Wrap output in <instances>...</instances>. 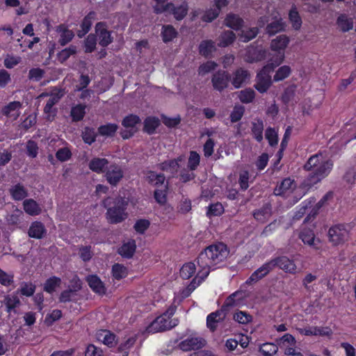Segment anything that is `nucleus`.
Wrapping results in <instances>:
<instances>
[{
    "instance_id": "nucleus-1",
    "label": "nucleus",
    "mask_w": 356,
    "mask_h": 356,
    "mask_svg": "<svg viewBox=\"0 0 356 356\" xmlns=\"http://www.w3.org/2000/svg\"><path fill=\"white\" fill-rule=\"evenodd\" d=\"M229 254L227 245L222 243L209 245L198 257L197 263L201 268L198 273L206 278L211 269L224 263Z\"/></svg>"
},
{
    "instance_id": "nucleus-2",
    "label": "nucleus",
    "mask_w": 356,
    "mask_h": 356,
    "mask_svg": "<svg viewBox=\"0 0 356 356\" xmlns=\"http://www.w3.org/2000/svg\"><path fill=\"white\" fill-rule=\"evenodd\" d=\"M332 167V161L322 153L311 156L303 166L305 170L311 172L305 179L304 185L308 188L314 186L328 176Z\"/></svg>"
},
{
    "instance_id": "nucleus-3",
    "label": "nucleus",
    "mask_w": 356,
    "mask_h": 356,
    "mask_svg": "<svg viewBox=\"0 0 356 356\" xmlns=\"http://www.w3.org/2000/svg\"><path fill=\"white\" fill-rule=\"evenodd\" d=\"M104 206L107 209L106 218L111 223H119L124 220L128 214L125 211L127 201L122 197H107L104 200Z\"/></svg>"
},
{
    "instance_id": "nucleus-4",
    "label": "nucleus",
    "mask_w": 356,
    "mask_h": 356,
    "mask_svg": "<svg viewBox=\"0 0 356 356\" xmlns=\"http://www.w3.org/2000/svg\"><path fill=\"white\" fill-rule=\"evenodd\" d=\"M176 305L170 306L165 312L156 317L145 328L147 334H154L170 330L178 324V320L172 318L176 311Z\"/></svg>"
},
{
    "instance_id": "nucleus-5",
    "label": "nucleus",
    "mask_w": 356,
    "mask_h": 356,
    "mask_svg": "<svg viewBox=\"0 0 356 356\" xmlns=\"http://www.w3.org/2000/svg\"><path fill=\"white\" fill-rule=\"evenodd\" d=\"M352 226L348 223H338L330 227L327 232L329 241L337 246L347 242L350 238Z\"/></svg>"
},
{
    "instance_id": "nucleus-6",
    "label": "nucleus",
    "mask_w": 356,
    "mask_h": 356,
    "mask_svg": "<svg viewBox=\"0 0 356 356\" xmlns=\"http://www.w3.org/2000/svg\"><path fill=\"white\" fill-rule=\"evenodd\" d=\"M273 69L270 65H264L257 74L255 89L260 93H265L271 86L273 81L271 74Z\"/></svg>"
},
{
    "instance_id": "nucleus-7",
    "label": "nucleus",
    "mask_w": 356,
    "mask_h": 356,
    "mask_svg": "<svg viewBox=\"0 0 356 356\" xmlns=\"http://www.w3.org/2000/svg\"><path fill=\"white\" fill-rule=\"evenodd\" d=\"M278 348L288 356H302V353L296 350V341L295 337L289 333L284 334L276 340Z\"/></svg>"
},
{
    "instance_id": "nucleus-8",
    "label": "nucleus",
    "mask_w": 356,
    "mask_h": 356,
    "mask_svg": "<svg viewBox=\"0 0 356 356\" xmlns=\"http://www.w3.org/2000/svg\"><path fill=\"white\" fill-rule=\"evenodd\" d=\"M204 279L205 277H202L201 275L197 273L196 276L193 279L187 287L175 293L173 305H179L183 299L188 297Z\"/></svg>"
},
{
    "instance_id": "nucleus-9",
    "label": "nucleus",
    "mask_w": 356,
    "mask_h": 356,
    "mask_svg": "<svg viewBox=\"0 0 356 356\" xmlns=\"http://www.w3.org/2000/svg\"><path fill=\"white\" fill-rule=\"evenodd\" d=\"M140 124V120L137 115H130L124 118L122 121L124 130L121 132L122 137L124 139L132 136L138 130Z\"/></svg>"
},
{
    "instance_id": "nucleus-10",
    "label": "nucleus",
    "mask_w": 356,
    "mask_h": 356,
    "mask_svg": "<svg viewBox=\"0 0 356 356\" xmlns=\"http://www.w3.org/2000/svg\"><path fill=\"white\" fill-rule=\"evenodd\" d=\"M268 262L272 270L275 267H278L286 273L294 274L296 271V265L294 261L286 256L277 257Z\"/></svg>"
},
{
    "instance_id": "nucleus-11",
    "label": "nucleus",
    "mask_w": 356,
    "mask_h": 356,
    "mask_svg": "<svg viewBox=\"0 0 356 356\" xmlns=\"http://www.w3.org/2000/svg\"><path fill=\"white\" fill-rule=\"evenodd\" d=\"M124 177L122 168L118 165H111L106 173L105 177L108 183L111 186H117Z\"/></svg>"
},
{
    "instance_id": "nucleus-12",
    "label": "nucleus",
    "mask_w": 356,
    "mask_h": 356,
    "mask_svg": "<svg viewBox=\"0 0 356 356\" xmlns=\"http://www.w3.org/2000/svg\"><path fill=\"white\" fill-rule=\"evenodd\" d=\"M63 95V94L61 90H56L49 98L44 108V113L47 115L46 118L48 120L51 121L54 119L56 115V110L53 106L58 102Z\"/></svg>"
},
{
    "instance_id": "nucleus-13",
    "label": "nucleus",
    "mask_w": 356,
    "mask_h": 356,
    "mask_svg": "<svg viewBox=\"0 0 356 356\" xmlns=\"http://www.w3.org/2000/svg\"><path fill=\"white\" fill-rule=\"evenodd\" d=\"M245 305V291L240 290L229 296L225 302L223 308L241 307Z\"/></svg>"
},
{
    "instance_id": "nucleus-14",
    "label": "nucleus",
    "mask_w": 356,
    "mask_h": 356,
    "mask_svg": "<svg viewBox=\"0 0 356 356\" xmlns=\"http://www.w3.org/2000/svg\"><path fill=\"white\" fill-rule=\"evenodd\" d=\"M22 105L19 102H12L2 108V113L12 120H16L21 114Z\"/></svg>"
},
{
    "instance_id": "nucleus-15",
    "label": "nucleus",
    "mask_w": 356,
    "mask_h": 356,
    "mask_svg": "<svg viewBox=\"0 0 356 356\" xmlns=\"http://www.w3.org/2000/svg\"><path fill=\"white\" fill-rule=\"evenodd\" d=\"M296 187V184L295 181L287 177L284 179L275 188L274 193L276 195L285 196L291 193Z\"/></svg>"
},
{
    "instance_id": "nucleus-16",
    "label": "nucleus",
    "mask_w": 356,
    "mask_h": 356,
    "mask_svg": "<svg viewBox=\"0 0 356 356\" xmlns=\"http://www.w3.org/2000/svg\"><path fill=\"white\" fill-rule=\"evenodd\" d=\"M225 309L222 308L221 310L216 311L210 314L207 318V325L208 328L213 331L217 327L218 323H221L226 316Z\"/></svg>"
},
{
    "instance_id": "nucleus-17",
    "label": "nucleus",
    "mask_w": 356,
    "mask_h": 356,
    "mask_svg": "<svg viewBox=\"0 0 356 356\" xmlns=\"http://www.w3.org/2000/svg\"><path fill=\"white\" fill-rule=\"evenodd\" d=\"M204 345V341L199 337H191L182 341L179 343V347L184 351L196 350L202 348Z\"/></svg>"
},
{
    "instance_id": "nucleus-18",
    "label": "nucleus",
    "mask_w": 356,
    "mask_h": 356,
    "mask_svg": "<svg viewBox=\"0 0 356 356\" xmlns=\"http://www.w3.org/2000/svg\"><path fill=\"white\" fill-rule=\"evenodd\" d=\"M271 270L268 262H266L250 275L248 280H246V284H251L258 282L267 275Z\"/></svg>"
},
{
    "instance_id": "nucleus-19",
    "label": "nucleus",
    "mask_w": 356,
    "mask_h": 356,
    "mask_svg": "<svg viewBox=\"0 0 356 356\" xmlns=\"http://www.w3.org/2000/svg\"><path fill=\"white\" fill-rule=\"evenodd\" d=\"M300 238L305 244H307L314 248L318 250L320 248L318 243H320L318 239H316L314 231L311 229H303L299 235Z\"/></svg>"
},
{
    "instance_id": "nucleus-20",
    "label": "nucleus",
    "mask_w": 356,
    "mask_h": 356,
    "mask_svg": "<svg viewBox=\"0 0 356 356\" xmlns=\"http://www.w3.org/2000/svg\"><path fill=\"white\" fill-rule=\"evenodd\" d=\"M95 31L97 34L99 35L100 45L106 47L112 42L111 34L106 30V26L104 23H97L95 26Z\"/></svg>"
},
{
    "instance_id": "nucleus-21",
    "label": "nucleus",
    "mask_w": 356,
    "mask_h": 356,
    "mask_svg": "<svg viewBox=\"0 0 356 356\" xmlns=\"http://www.w3.org/2000/svg\"><path fill=\"white\" fill-rule=\"evenodd\" d=\"M266 51L263 49L246 47V62L253 63L261 61L266 58Z\"/></svg>"
},
{
    "instance_id": "nucleus-22",
    "label": "nucleus",
    "mask_w": 356,
    "mask_h": 356,
    "mask_svg": "<svg viewBox=\"0 0 356 356\" xmlns=\"http://www.w3.org/2000/svg\"><path fill=\"white\" fill-rule=\"evenodd\" d=\"M95 336L97 341L103 343L104 345L108 347H112L116 343L115 334L108 330H99L97 332Z\"/></svg>"
},
{
    "instance_id": "nucleus-23",
    "label": "nucleus",
    "mask_w": 356,
    "mask_h": 356,
    "mask_svg": "<svg viewBox=\"0 0 356 356\" xmlns=\"http://www.w3.org/2000/svg\"><path fill=\"white\" fill-rule=\"evenodd\" d=\"M289 43V38L286 35H280L273 39L270 43V48L277 52H284Z\"/></svg>"
},
{
    "instance_id": "nucleus-24",
    "label": "nucleus",
    "mask_w": 356,
    "mask_h": 356,
    "mask_svg": "<svg viewBox=\"0 0 356 356\" xmlns=\"http://www.w3.org/2000/svg\"><path fill=\"white\" fill-rule=\"evenodd\" d=\"M86 280L94 292L100 295L105 293V286L99 277L95 275H91L87 277Z\"/></svg>"
},
{
    "instance_id": "nucleus-25",
    "label": "nucleus",
    "mask_w": 356,
    "mask_h": 356,
    "mask_svg": "<svg viewBox=\"0 0 356 356\" xmlns=\"http://www.w3.org/2000/svg\"><path fill=\"white\" fill-rule=\"evenodd\" d=\"M213 86L219 91L227 88L228 85V76L225 72H218L212 78Z\"/></svg>"
},
{
    "instance_id": "nucleus-26",
    "label": "nucleus",
    "mask_w": 356,
    "mask_h": 356,
    "mask_svg": "<svg viewBox=\"0 0 356 356\" xmlns=\"http://www.w3.org/2000/svg\"><path fill=\"white\" fill-rule=\"evenodd\" d=\"M289 19L291 23L292 27L294 30H300L302 24V21L295 4L292 5L289 12Z\"/></svg>"
},
{
    "instance_id": "nucleus-27",
    "label": "nucleus",
    "mask_w": 356,
    "mask_h": 356,
    "mask_svg": "<svg viewBox=\"0 0 356 356\" xmlns=\"http://www.w3.org/2000/svg\"><path fill=\"white\" fill-rule=\"evenodd\" d=\"M46 234L44 225L40 222H33L29 229V236L31 238H42Z\"/></svg>"
},
{
    "instance_id": "nucleus-28",
    "label": "nucleus",
    "mask_w": 356,
    "mask_h": 356,
    "mask_svg": "<svg viewBox=\"0 0 356 356\" xmlns=\"http://www.w3.org/2000/svg\"><path fill=\"white\" fill-rule=\"evenodd\" d=\"M108 162L106 159L103 158H94L88 164L89 168L97 173H102L104 169L108 166Z\"/></svg>"
},
{
    "instance_id": "nucleus-29",
    "label": "nucleus",
    "mask_w": 356,
    "mask_h": 356,
    "mask_svg": "<svg viewBox=\"0 0 356 356\" xmlns=\"http://www.w3.org/2000/svg\"><path fill=\"white\" fill-rule=\"evenodd\" d=\"M24 211L30 216L39 215L42 209L38 204L32 199L26 200L23 202Z\"/></svg>"
},
{
    "instance_id": "nucleus-30",
    "label": "nucleus",
    "mask_w": 356,
    "mask_h": 356,
    "mask_svg": "<svg viewBox=\"0 0 356 356\" xmlns=\"http://www.w3.org/2000/svg\"><path fill=\"white\" fill-rule=\"evenodd\" d=\"M337 24L340 30L345 33L348 32L353 28V21L351 18H348L345 14H341L337 19Z\"/></svg>"
},
{
    "instance_id": "nucleus-31",
    "label": "nucleus",
    "mask_w": 356,
    "mask_h": 356,
    "mask_svg": "<svg viewBox=\"0 0 356 356\" xmlns=\"http://www.w3.org/2000/svg\"><path fill=\"white\" fill-rule=\"evenodd\" d=\"M271 215V207L269 204L263 206L253 213L254 218L259 222H265Z\"/></svg>"
},
{
    "instance_id": "nucleus-32",
    "label": "nucleus",
    "mask_w": 356,
    "mask_h": 356,
    "mask_svg": "<svg viewBox=\"0 0 356 356\" xmlns=\"http://www.w3.org/2000/svg\"><path fill=\"white\" fill-rule=\"evenodd\" d=\"M285 24L282 22V19L270 22L266 26V31L269 35H274L276 33L284 30Z\"/></svg>"
},
{
    "instance_id": "nucleus-33",
    "label": "nucleus",
    "mask_w": 356,
    "mask_h": 356,
    "mask_svg": "<svg viewBox=\"0 0 356 356\" xmlns=\"http://www.w3.org/2000/svg\"><path fill=\"white\" fill-rule=\"evenodd\" d=\"M184 163V158L179 157L177 160H171L162 163L161 168L163 170L170 171L174 173L177 171L178 168L182 166Z\"/></svg>"
},
{
    "instance_id": "nucleus-34",
    "label": "nucleus",
    "mask_w": 356,
    "mask_h": 356,
    "mask_svg": "<svg viewBox=\"0 0 356 356\" xmlns=\"http://www.w3.org/2000/svg\"><path fill=\"white\" fill-rule=\"evenodd\" d=\"M95 13L94 12H90L83 20L81 28V30L79 31L78 35L81 38L85 34H86L92 25V22L95 20Z\"/></svg>"
},
{
    "instance_id": "nucleus-35",
    "label": "nucleus",
    "mask_w": 356,
    "mask_h": 356,
    "mask_svg": "<svg viewBox=\"0 0 356 356\" xmlns=\"http://www.w3.org/2000/svg\"><path fill=\"white\" fill-rule=\"evenodd\" d=\"M136 242L130 240L124 243L119 249V253L124 257H131L133 256L136 251Z\"/></svg>"
},
{
    "instance_id": "nucleus-36",
    "label": "nucleus",
    "mask_w": 356,
    "mask_h": 356,
    "mask_svg": "<svg viewBox=\"0 0 356 356\" xmlns=\"http://www.w3.org/2000/svg\"><path fill=\"white\" fill-rule=\"evenodd\" d=\"M278 347L277 343H264L259 346V351L262 356H273L277 353Z\"/></svg>"
},
{
    "instance_id": "nucleus-37",
    "label": "nucleus",
    "mask_w": 356,
    "mask_h": 356,
    "mask_svg": "<svg viewBox=\"0 0 356 356\" xmlns=\"http://www.w3.org/2000/svg\"><path fill=\"white\" fill-rule=\"evenodd\" d=\"M196 273V267L195 264L188 262L182 266L180 269V277L182 279L187 280L191 278Z\"/></svg>"
},
{
    "instance_id": "nucleus-38",
    "label": "nucleus",
    "mask_w": 356,
    "mask_h": 356,
    "mask_svg": "<svg viewBox=\"0 0 356 356\" xmlns=\"http://www.w3.org/2000/svg\"><path fill=\"white\" fill-rule=\"evenodd\" d=\"M291 74V69L289 65H283L280 67L273 76V81L278 82L283 81L290 76Z\"/></svg>"
},
{
    "instance_id": "nucleus-39",
    "label": "nucleus",
    "mask_w": 356,
    "mask_h": 356,
    "mask_svg": "<svg viewBox=\"0 0 356 356\" xmlns=\"http://www.w3.org/2000/svg\"><path fill=\"white\" fill-rule=\"evenodd\" d=\"M216 51V46L213 41L205 40L200 44V52L204 56H209Z\"/></svg>"
},
{
    "instance_id": "nucleus-40",
    "label": "nucleus",
    "mask_w": 356,
    "mask_h": 356,
    "mask_svg": "<svg viewBox=\"0 0 356 356\" xmlns=\"http://www.w3.org/2000/svg\"><path fill=\"white\" fill-rule=\"evenodd\" d=\"M57 31L60 35L59 42L61 45H65L69 42L74 36L72 31L65 29L64 26H60L58 27Z\"/></svg>"
},
{
    "instance_id": "nucleus-41",
    "label": "nucleus",
    "mask_w": 356,
    "mask_h": 356,
    "mask_svg": "<svg viewBox=\"0 0 356 356\" xmlns=\"http://www.w3.org/2000/svg\"><path fill=\"white\" fill-rule=\"evenodd\" d=\"M128 275L127 268L122 264H115L112 267V275L116 280L124 278Z\"/></svg>"
},
{
    "instance_id": "nucleus-42",
    "label": "nucleus",
    "mask_w": 356,
    "mask_h": 356,
    "mask_svg": "<svg viewBox=\"0 0 356 356\" xmlns=\"http://www.w3.org/2000/svg\"><path fill=\"white\" fill-rule=\"evenodd\" d=\"M13 198L15 200L24 199L27 195V192L24 187L20 184H16L10 190Z\"/></svg>"
},
{
    "instance_id": "nucleus-43",
    "label": "nucleus",
    "mask_w": 356,
    "mask_h": 356,
    "mask_svg": "<svg viewBox=\"0 0 356 356\" xmlns=\"http://www.w3.org/2000/svg\"><path fill=\"white\" fill-rule=\"evenodd\" d=\"M177 32L171 25L164 26L162 29L161 35L165 42H170L177 37Z\"/></svg>"
},
{
    "instance_id": "nucleus-44",
    "label": "nucleus",
    "mask_w": 356,
    "mask_h": 356,
    "mask_svg": "<svg viewBox=\"0 0 356 356\" xmlns=\"http://www.w3.org/2000/svg\"><path fill=\"white\" fill-rule=\"evenodd\" d=\"M243 24V20L236 15H228L225 19V24L233 29H238Z\"/></svg>"
},
{
    "instance_id": "nucleus-45",
    "label": "nucleus",
    "mask_w": 356,
    "mask_h": 356,
    "mask_svg": "<svg viewBox=\"0 0 356 356\" xmlns=\"http://www.w3.org/2000/svg\"><path fill=\"white\" fill-rule=\"evenodd\" d=\"M146 179L148 182L154 186H159L163 184L165 181V177L162 174H157L154 172L149 171L146 175Z\"/></svg>"
},
{
    "instance_id": "nucleus-46",
    "label": "nucleus",
    "mask_w": 356,
    "mask_h": 356,
    "mask_svg": "<svg viewBox=\"0 0 356 356\" xmlns=\"http://www.w3.org/2000/svg\"><path fill=\"white\" fill-rule=\"evenodd\" d=\"M188 11V6L186 3H183L177 8H175L172 5V8L166 13H172L177 20L182 19L186 15Z\"/></svg>"
},
{
    "instance_id": "nucleus-47",
    "label": "nucleus",
    "mask_w": 356,
    "mask_h": 356,
    "mask_svg": "<svg viewBox=\"0 0 356 356\" xmlns=\"http://www.w3.org/2000/svg\"><path fill=\"white\" fill-rule=\"evenodd\" d=\"M263 130L264 124L261 120H258L252 123V133L254 138L258 141L261 142L263 139Z\"/></svg>"
},
{
    "instance_id": "nucleus-48",
    "label": "nucleus",
    "mask_w": 356,
    "mask_h": 356,
    "mask_svg": "<svg viewBox=\"0 0 356 356\" xmlns=\"http://www.w3.org/2000/svg\"><path fill=\"white\" fill-rule=\"evenodd\" d=\"M244 81L245 71L243 68H240L233 73L232 83L235 88H240Z\"/></svg>"
},
{
    "instance_id": "nucleus-49",
    "label": "nucleus",
    "mask_w": 356,
    "mask_h": 356,
    "mask_svg": "<svg viewBox=\"0 0 356 356\" xmlns=\"http://www.w3.org/2000/svg\"><path fill=\"white\" fill-rule=\"evenodd\" d=\"M153 8L156 13L167 12L172 8V3H165L166 0H153Z\"/></svg>"
},
{
    "instance_id": "nucleus-50",
    "label": "nucleus",
    "mask_w": 356,
    "mask_h": 356,
    "mask_svg": "<svg viewBox=\"0 0 356 356\" xmlns=\"http://www.w3.org/2000/svg\"><path fill=\"white\" fill-rule=\"evenodd\" d=\"M160 121L157 118L149 117L145 120L144 129L149 134L153 133L159 127Z\"/></svg>"
},
{
    "instance_id": "nucleus-51",
    "label": "nucleus",
    "mask_w": 356,
    "mask_h": 356,
    "mask_svg": "<svg viewBox=\"0 0 356 356\" xmlns=\"http://www.w3.org/2000/svg\"><path fill=\"white\" fill-rule=\"evenodd\" d=\"M61 280L57 277H52L48 279L44 283V290L48 293H52L60 286Z\"/></svg>"
},
{
    "instance_id": "nucleus-52",
    "label": "nucleus",
    "mask_w": 356,
    "mask_h": 356,
    "mask_svg": "<svg viewBox=\"0 0 356 356\" xmlns=\"http://www.w3.org/2000/svg\"><path fill=\"white\" fill-rule=\"evenodd\" d=\"M35 290V286L31 282H23L20 285L19 289L17 291V293H19L22 296H25L27 297L31 296Z\"/></svg>"
},
{
    "instance_id": "nucleus-53",
    "label": "nucleus",
    "mask_w": 356,
    "mask_h": 356,
    "mask_svg": "<svg viewBox=\"0 0 356 356\" xmlns=\"http://www.w3.org/2000/svg\"><path fill=\"white\" fill-rule=\"evenodd\" d=\"M265 136L270 146L274 147L277 144L278 136L274 128L268 127L266 130Z\"/></svg>"
},
{
    "instance_id": "nucleus-54",
    "label": "nucleus",
    "mask_w": 356,
    "mask_h": 356,
    "mask_svg": "<svg viewBox=\"0 0 356 356\" xmlns=\"http://www.w3.org/2000/svg\"><path fill=\"white\" fill-rule=\"evenodd\" d=\"M235 36L232 31H226L219 38V46L227 47L232 44L234 40Z\"/></svg>"
},
{
    "instance_id": "nucleus-55",
    "label": "nucleus",
    "mask_w": 356,
    "mask_h": 356,
    "mask_svg": "<svg viewBox=\"0 0 356 356\" xmlns=\"http://www.w3.org/2000/svg\"><path fill=\"white\" fill-rule=\"evenodd\" d=\"M21 60L20 56L8 54L4 58L3 64L6 68L12 69L17 65L21 62Z\"/></svg>"
},
{
    "instance_id": "nucleus-56",
    "label": "nucleus",
    "mask_w": 356,
    "mask_h": 356,
    "mask_svg": "<svg viewBox=\"0 0 356 356\" xmlns=\"http://www.w3.org/2000/svg\"><path fill=\"white\" fill-rule=\"evenodd\" d=\"M224 212V207L222 204L217 202L211 204L208 207L207 216L209 217L220 216Z\"/></svg>"
},
{
    "instance_id": "nucleus-57",
    "label": "nucleus",
    "mask_w": 356,
    "mask_h": 356,
    "mask_svg": "<svg viewBox=\"0 0 356 356\" xmlns=\"http://www.w3.org/2000/svg\"><path fill=\"white\" fill-rule=\"evenodd\" d=\"M300 334H304L305 336H316V335H326L327 333H325L323 331V329L318 327H308L300 330Z\"/></svg>"
},
{
    "instance_id": "nucleus-58",
    "label": "nucleus",
    "mask_w": 356,
    "mask_h": 356,
    "mask_svg": "<svg viewBox=\"0 0 356 356\" xmlns=\"http://www.w3.org/2000/svg\"><path fill=\"white\" fill-rule=\"evenodd\" d=\"M5 305H6L8 312H10L15 308L19 303V300L17 295L12 294L7 296L4 300Z\"/></svg>"
},
{
    "instance_id": "nucleus-59",
    "label": "nucleus",
    "mask_w": 356,
    "mask_h": 356,
    "mask_svg": "<svg viewBox=\"0 0 356 356\" xmlns=\"http://www.w3.org/2000/svg\"><path fill=\"white\" fill-rule=\"evenodd\" d=\"M118 126L115 124H107L99 128V133L102 136H111L117 131Z\"/></svg>"
},
{
    "instance_id": "nucleus-60",
    "label": "nucleus",
    "mask_w": 356,
    "mask_h": 356,
    "mask_svg": "<svg viewBox=\"0 0 356 356\" xmlns=\"http://www.w3.org/2000/svg\"><path fill=\"white\" fill-rule=\"evenodd\" d=\"M86 106L83 105H77L72 108L71 115L74 120H81L85 115Z\"/></svg>"
},
{
    "instance_id": "nucleus-61",
    "label": "nucleus",
    "mask_w": 356,
    "mask_h": 356,
    "mask_svg": "<svg viewBox=\"0 0 356 356\" xmlns=\"http://www.w3.org/2000/svg\"><path fill=\"white\" fill-rule=\"evenodd\" d=\"M220 10L216 8H210L205 11L202 15V19L204 22H211L214 20L219 15Z\"/></svg>"
},
{
    "instance_id": "nucleus-62",
    "label": "nucleus",
    "mask_w": 356,
    "mask_h": 356,
    "mask_svg": "<svg viewBox=\"0 0 356 356\" xmlns=\"http://www.w3.org/2000/svg\"><path fill=\"white\" fill-rule=\"evenodd\" d=\"M284 53L277 52V54L275 56H273L270 60L266 65H270V67H273L274 71L275 67H278L280 65L282 64V63L284 61Z\"/></svg>"
},
{
    "instance_id": "nucleus-63",
    "label": "nucleus",
    "mask_w": 356,
    "mask_h": 356,
    "mask_svg": "<svg viewBox=\"0 0 356 356\" xmlns=\"http://www.w3.org/2000/svg\"><path fill=\"white\" fill-rule=\"evenodd\" d=\"M150 222L146 219H140L134 225V229L136 232L143 234L149 228Z\"/></svg>"
},
{
    "instance_id": "nucleus-64",
    "label": "nucleus",
    "mask_w": 356,
    "mask_h": 356,
    "mask_svg": "<svg viewBox=\"0 0 356 356\" xmlns=\"http://www.w3.org/2000/svg\"><path fill=\"white\" fill-rule=\"evenodd\" d=\"M269 157L267 153H262L255 161V165L259 171L263 170L268 165Z\"/></svg>"
}]
</instances>
